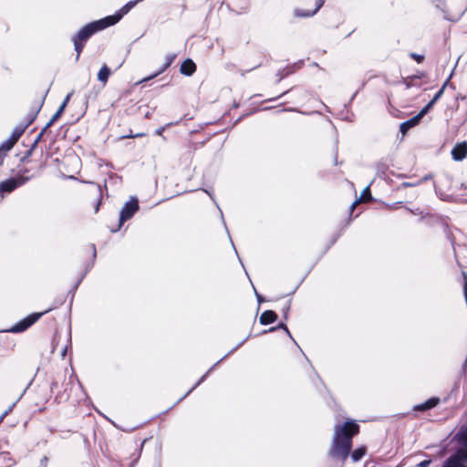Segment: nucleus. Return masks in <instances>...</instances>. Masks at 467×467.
Segmentation results:
<instances>
[{
	"label": "nucleus",
	"mask_w": 467,
	"mask_h": 467,
	"mask_svg": "<svg viewBox=\"0 0 467 467\" xmlns=\"http://www.w3.org/2000/svg\"><path fill=\"white\" fill-rule=\"evenodd\" d=\"M5 154L0 152V166L3 164Z\"/></svg>",
	"instance_id": "44"
},
{
	"label": "nucleus",
	"mask_w": 467,
	"mask_h": 467,
	"mask_svg": "<svg viewBox=\"0 0 467 467\" xmlns=\"http://www.w3.org/2000/svg\"><path fill=\"white\" fill-rule=\"evenodd\" d=\"M459 440L467 448V427L459 434Z\"/></svg>",
	"instance_id": "29"
},
{
	"label": "nucleus",
	"mask_w": 467,
	"mask_h": 467,
	"mask_svg": "<svg viewBox=\"0 0 467 467\" xmlns=\"http://www.w3.org/2000/svg\"><path fill=\"white\" fill-rule=\"evenodd\" d=\"M92 250H93V257L95 258L97 255V253H96V247L94 244H92Z\"/></svg>",
	"instance_id": "46"
},
{
	"label": "nucleus",
	"mask_w": 467,
	"mask_h": 467,
	"mask_svg": "<svg viewBox=\"0 0 467 467\" xmlns=\"http://www.w3.org/2000/svg\"><path fill=\"white\" fill-rule=\"evenodd\" d=\"M50 311L47 309L44 312L32 313L16 323L8 331L12 333H21L26 331L28 327L34 325L43 315Z\"/></svg>",
	"instance_id": "4"
},
{
	"label": "nucleus",
	"mask_w": 467,
	"mask_h": 467,
	"mask_svg": "<svg viewBox=\"0 0 467 467\" xmlns=\"http://www.w3.org/2000/svg\"><path fill=\"white\" fill-rule=\"evenodd\" d=\"M431 178H432V175H431V174H427V175H425L424 177H422L420 181H421V183H422L423 182L429 181V180H431Z\"/></svg>",
	"instance_id": "37"
},
{
	"label": "nucleus",
	"mask_w": 467,
	"mask_h": 467,
	"mask_svg": "<svg viewBox=\"0 0 467 467\" xmlns=\"http://www.w3.org/2000/svg\"><path fill=\"white\" fill-rule=\"evenodd\" d=\"M110 74V68L107 65H104L101 67L98 73V80L103 84H106Z\"/></svg>",
	"instance_id": "14"
},
{
	"label": "nucleus",
	"mask_w": 467,
	"mask_h": 467,
	"mask_svg": "<svg viewBox=\"0 0 467 467\" xmlns=\"http://www.w3.org/2000/svg\"><path fill=\"white\" fill-rule=\"evenodd\" d=\"M363 199L364 201L368 200V199H371V194H370V190H369V186H367L363 192H362V194L360 196V198L358 200H357L356 202H354L351 205V209L353 210L354 207L356 206V204L361 200Z\"/></svg>",
	"instance_id": "22"
},
{
	"label": "nucleus",
	"mask_w": 467,
	"mask_h": 467,
	"mask_svg": "<svg viewBox=\"0 0 467 467\" xmlns=\"http://www.w3.org/2000/svg\"><path fill=\"white\" fill-rule=\"evenodd\" d=\"M16 406V402L10 405L1 415H0V423L4 420V419L12 411L14 407Z\"/></svg>",
	"instance_id": "30"
},
{
	"label": "nucleus",
	"mask_w": 467,
	"mask_h": 467,
	"mask_svg": "<svg viewBox=\"0 0 467 467\" xmlns=\"http://www.w3.org/2000/svg\"><path fill=\"white\" fill-rule=\"evenodd\" d=\"M112 22L109 21V18H101L93 22H90L81 27L78 32L73 36L75 39L78 41H81L86 43L94 34L104 30L105 28L111 26Z\"/></svg>",
	"instance_id": "2"
},
{
	"label": "nucleus",
	"mask_w": 467,
	"mask_h": 467,
	"mask_svg": "<svg viewBox=\"0 0 467 467\" xmlns=\"http://www.w3.org/2000/svg\"><path fill=\"white\" fill-rule=\"evenodd\" d=\"M47 462V457H43L42 460H41V464L44 465V464H46Z\"/></svg>",
	"instance_id": "47"
},
{
	"label": "nucleus",
	"mask_w": 467,
	"mask_h": 467,
	"mask_svg": "<svg viewBox=\"0 0 467 467\" xmlns=\"http://www.w3.org/2000/svg\"><path fill=\"white\" fill-rule=\"evenodd\" d=\"M175 57H176V54H168V55H166V57H165V63L162 65V67L156 73H154V74H152V75L143 78L141 80V82L149 81V80L156 78L157 76H159L162 72H164L171 65V63L173 62Z\"/></svg>",
	"instance_id": "10"
},
{
	"label": "nucleus",
	"mask_w": 467,
	"mask_h": 467,
	"mask_svg": "<svg viewBox=\"0 0 467 467\" xmlns=\"http://www.w3.org/2000/svg\"><path fill=\"white\" fill-rule=\"evenodd\" d=\"M207 376H208V375H206V374L202 375V376L200 378V379L195 383V385H194L192 389H190L186 392V394H185L183 397H182V398L180 399V400H183V399H184L185 397H187V396H188V395H189V394H190V393H191L194 389H196L199 385H201V384L205 380V379L207 378Z\"/></svg>",
	"instance_id": "27"
},
{
	"label": "nucleus",
	"mask_w": 467,
	"mask_h": 467,
	"mask_svg": "<svg viewBox=\"0 0 467 467\" xmlns=\"http://www.w3.org/2000/svg\"><path fill=\"white\" fill-rule=\"evenodd\" d=\"M137 1H138V3H139V2H141L142 0H137Z\"/></svg>",
	"instance_id": "55"
},
{
	"label": "nucleus",
	"mask_w": 467,
	"mask_h": 467,
	"mask_svg": "<svg viewBox=\"0 0 467 467\" xmlns=\"http://www.w3.org/2000/svg\"><path fill=\"white\" fill-rule=\"evenodd\" d=\"M31 154H32V151H29V150H28V151L26 152V155H31Z\"/></svg>",
	"instance_id": "54"
},
{
	"label": "nucleus",
	"mask_w": 467,
	"mask_h": 467,
	"mask_svg": "<svg viewBox=\"0 0 467 467\" xmlns=\"http://www.w3.org/2000/svg\"><path fill=\"white\" fill-rule=\"evenodd\" d=\"M410 57L416 60L418 63H421L424 59V57L422 55H419V54H416V53H411L410 54Z\"/></svg>",
	"instance_id": "33"
},
{
	"label": "nucleus",
	"mask_w": 467,
	"mask_h": 467,
	"mask_svg": "<svg viewBox=\"0 0 467 467\" xmlns=\"http://www.w3.org/2000/svg\"><path fill=\"white\" fill-rule=\"evenodd\" d=\"M440 402V399L437 398V397H432L429 400H427L424 403H425V408H427V410H431L434 407H436Z\"/></svg>",
	"instance_id": "25"
},
{
	"label": "nucleus",
	"mask_w": 467,
	"mask_h": 467,
	"mask_svg": "<svg viewBox=\"0 0 467 467\" xmlns=\"http://www.w3.org/2000/svg\"><path fill=\"white\" fill-rule=\"evenodd\" d=\"M275 99H276V98L269 99H268V101H274V100H275Z\"/></svg>",
	"instance_id": "53"
},
{
	"label": "nucleus",
	"mask_w": 467,
	"mask_h": 467,
	"mask_svg": "<svg viewBox=\"0 0 467 467\" xmlns=\"http://www.w3.org/2000/svg\"><path fill=\"white\" fill-rule=\"evenodd\" d=\"M414 410H420V411H425V410H428L427 408H425V403H421V404H418L414 407Z\"/></svg>",
	"instance_id": "34"
},
{
	"label": "nucleus",
	"mask_w": 467,
	"mask_h": 467,
	"mask_svg": "<svg viewBox=\"0 0 467 467\" xmlns=\"http://www.w3.org/2000/svg\"><path fill=\"white\" fill-rule=\"evenodd\" d=\"M138 4L137 0H132L124 5L116 14L113 16H108L105 18H109L112 22V26L117 24L124 15L128 14Z\"/></svg>",
	"instance_id": "6"
},
{
	"label": "nucleus",
	"mask_w": 467,
	"mask_h": 467,
	"mask_svg": "<svg viewBox=\"0 0 467 467\" xmlns=\"http://www.w3.org/2000/svg\"><path fill=\"white\" fill-rule=\"evenodd\" d=\"M255 296L257 297V300L259 303L263 302V297L261 295H259L256 291H255Z\"/></svg>",
	"instance_id": "42"
},
{
	"label": "nucleus",
	"mask_w": 467,
	"mask_h": 467,
	"mask_svg": "<svg viewBox=\"0 0 467 467\" xmlns=\"http://www.w3.org/2000/svg\"><path fill=\"white\" fill-rule=\"evenodd\" d=\"M444 4V0H437L436 6L441 8Z\"/></svg>",
	"instance_id": "38"
},
{
	"label": "nucleus",
	"mask_w": 467,
	"mask_h": 467,
	"mask_svg": "<svg viewBox=\"0 0 467 467\" xmlns=\"http://www.w3.org/2000/svg\"><path fill=\"white\" fill-rule=\"evenodd\" d=\"M366 451H367V450H366V447H364V446L357 448L350 454L351 460L354 462H358V461H360L363 458V456L366 454Z\"/></svg>",
	"instance_id": "17"
},
{
	"label": "nucleus",
	"mask_w": 467,
	"mask_h": 467,
	"mask_svg": "<svg viewBox=\"0 0 467 467\" xmlns=\"http://www.w3.org/2000/svg\"><path fill=\"white\" fill-rule=\"evenodd\" d=\"M36 145H37V143L36 141H34L29 149V151H33L36 149Z\"/></svg>",
	"instance_id": "43"
},
{
	"label": "nucleus",
	"mask_w": 467,
	"mask_h": 467,
	"mask_svg": "<svg viewBox=\"0 0 467 467\" xmlns=\"http://www.w3.org/2000/svg\"><path fill=\"white\" fill-rule=\"evenodd\" d=\"M451 156L454 161H461L467 156V143L465 141L457 143L451 150Z\"/></svg>",
	"instance_id": "8"
},
{
	"label": "nucleus",
	"mask_w": 467,
	"mask_h": 467,
	"mask_svg": "<svg viewBox=\"0 0 467 467\" xmlns=\"http://www.w3.org/2000/svg\"><path fill=\"white\" fill-rule=\"evenodd\" d=\"M434 106V104L430 101L426 106H424L420 111L417 114L418 117H420V119H421Z\"/></svg>",
	"instance_id": "26"
},
{
	"label": "nucleus",
	"mask_w": 467,
	"mask_h": 467,
	"mask_svg": "<svg viewBox=\"0 0 467 467\" xmlns=\"http://www.w3.org/2000/svg\"><path fill=\"white\" fill-rule=\"evenodd\" d=\"M66 353H67V347L64 348L63 350H62L61 355H62L63 358L66 356Z\"/></svg>",
	"instance_id": "48"
},
{
	"label": "nucleus",
	"mask_w": 467,
	"mask_h": 467,
	"mask_svg": "<svg viewBox=\"0 0 467 467\" xmlns=\"http://www.w3.org/2000/svg\"><path fill=\"white\" fill-rule=\"evenodd\" d=\"M16 143V140H14L13 139L9 138L8 140H6L3 143H1V145H0V152L5 155V152L9 151L14 147V145Z\"/></svg>",
	"instance_id": "20"
},
{
	"label": "nucleus",
	"mask_w": 467,
	"mask_h": 467,
	"mask_svg": "<svg viewBox=\"0 0 467 467\" xmlns=\"http://www.w3.org/2000/svg\"><path fill=\"white\" fill-rule=\"evenodd\" d=\"M276 319L277 315L275 311L265 310L261 314L259 321L261 325L265 326L274 323Z\"/></svg>",
	"instance_id": "12"
},
{
	"label": "nucleus",
	"mask_w": 467,
	"mask_h": 467,
	"mask_svg": "<svg viewBox=\"0 0 467 467\" xmlns=\"http://www.w3.org/2000/svg\"><path fill=\"white\" fill-rule=\"evenodd\" d=\"M410 211L412 213H414V214H418V213H419V209L414 210V211H412V210H410Z\"/></svg>",
	"instance_id": "49"
},
{
	"label": "nucleus",
	"mask_w": 467,
	"mask_h": 467,
	"mask_svg": "<svg viewBox=\"0 0 467 467\" xmlns=\"http://www.w3.org/2000/svg\"><path fill=\"white\" fill-rule=\"evenodd\" d=\"M205 192H206L210 195V197L213 200V194H212V193H210L208 191H205Z\"/></svg>",
	"instance_id": "51"
},
{
	"label": "nucleus",
	"mask_w": 467,
	"mask_h": 467,
	"mask_svg": "<svg viewBox=\"0 0 467 467\" xmlns=\"http://www.w3.org/2000/svg\"><path fill=\"white\" fill-rule=\"evenodd\" d=\"M28 177L10 178L0 182V195L3 198L5 193H10L17 187L25 184Z\"/></svg>",
	"instance_id": "5"
},
{
	"label": "nucleus",
	"mask_w": 467,
	"mask_h": 467,
	"mask_svg": "<svg viewBox=\"0 0 467 467\" xmlns=\"http://www.w3.org/2000/svg\"><path fill=\"white\" fill-rule=\"evenodd\" d=\"M358 431L359 427L354 420H347L343 425H336L328 455L344 462L350 454L352 438Z\"/></svg>",
	"instance_id": "1"
},
{
	"label": "nucleus",
	"mask_w": 467,
	"mask_h": 467,
	"mask_svg": "<svg viewBox=\"0 0 467 467\" xmlns=\"http://www.w3.org/2000/svg\"><path fill=\"white\" fill-rule=\"evenodd\" d=\"M220 214L222 215V218L223 219V212H222V211H220ZM223 223L225 224V222H224L223 220Z\"/></svg>",
	"instance_id": "52"
},
{
	"label": "nucleus",
	"mask_w": 467,
	"mask_h": 467,
	"mask_svg": "<svg viewBox=\"0 0 467 467\" xmlns=\"http://www.w3.org/2000/svg\"><path fill=\"white\" fill-rule=\"evenodd\" d=\"M453 455L457 456V458H459L461 462H467V450H460L457 451V453Z\"/></svg>",
	"instance_id": "28"
},
{
	"label": "nucleus",
	"mask_w": 467,
	"mask_h": 467,
	"mask_svg": "<svg viewBox=\"0 0 467 467\" xmlns=\"http://www.w3.org/2000/svg\"><path fill=\"white\" fill-rule=\"evenodd\" d=\"M139 208L140 206L138 199L135 197H130V199L125 202L119 213L118 227L112 229L111 232L117 233L126 221L133 217V215L139 211Z\"/></svg>",
	"instance_id": "3"
},
{
	"label": "nucleus",
	"mask_w": 467,
	"mask_h": 467,
	"mask_svg": "<svg viewBox=\"0 0 467 467\" xmlns=\"http://www.w3.org/2000/svg\"><path fill=\"white\" fill-rule=\"evenodd\" d=\"M72 93H69L66 96L65 99L63 100L62 104L59 106V108L57 109V110L56 111V113L52 116L53 118V120H57L60 116L62 115V113L64 112L65 110V108L67 107L69 99H70V97H71Z\"/></svg>",
	"instance_id": "16"
},
{
	"label": "nucleus",
	"mask_w": 467,
	"mask_h": 467,
	"mask_svg": "<svg viewBox=\"0 0 467 467\" xmlns=\"http://www.w3.org/2000/svg\"><path fill=\"white\" fill-rule=\"evenodd\" d=\"M376 167L378 171L382 173H384L385 171L388 169L387 164H385L382 161H379Z\"/></svg>",
	"instance_id": "32"
},
{
	"label": "nucleus",
	"mask_w": 467,
	"mask_h": 467,
	"mask_svg": "<svg viewBox=\"0 0 467 467\" xmlns=\"http://www.w3.org/2000/svg\"><path fill=\"white\" fill-rule=\"evenodd\" d=\"M420 121V117L415 115L414 117L410 118V119L402 122L400 126V131L405 135L410 129L413 128L414 126L418 125Z\"/></svg>",
	"instance_id": "13"
},
{
	"label": "nucleus",
	"mask_w": 467,
	"mask_h": 467,
	"mask_svg": "<svg viewBox=\"0 0 467 467\" xmlns=\"http://www.w3.org/2000/svg\"><path fill=\"white\" fill-rule=\"evenodd\" d=\"M42 137H43L42 133H39V134L37 135V137L35 139V140H34V141H36V143H38V142L40 141V140L42 139Z\"/></svg>",
	"instance_id": "41"
},
{
	"label": "nucleus",
	"mask_w": 467,
	"mask_h": 467,
	"mask_svg": "<svg viewBox=\"0 0 467 467\" xmlns=\"http://www.w3.org/2000/svg\"><path fill=\"white\" fill-rule=\"evenodd\" d=\"M246 339H247V337L243 339L234 348H232L226 355H224L220 360H218L213 366H212L205 374L209 375L222 360H223L226 357H228L229 355L234 353L235 350H237L246 341Z\"/></svg>",
	"instance_id": "19"
},
{
	"label": "nucleus",
	"mask_w": 467,
	"mask_h": 467,
	"mask_svg": "<svg viewBox=\"0 0 467 467\" xmlns=\"http://www.w3.org/2000/svg\"><path fill=\"white\" fill-rule=\"evenodd\" d=\"M246 339H247V337L243 339L234 348H232L226 355H224L220 360H218L213 366H212L205 374L209 375L222 360H223L226 357H228L229 355L234 353L235 350H237L246 341Z\"/></svg>",
	"instance_id": "18"
},
{
	"label": "nucleus",
	"mask_w": 467,
	"mask_h": 467,
	"mask_svg": "<svg viewBox=\"0 0 467 467\" xmlns=\"http://www.w3.org/2000/svg\"><path fill=\"white\" fill-rule=\"evenodd\" d=\"M324 3H325V0H316L315 1V5L316 6H315V8L313 10L306 11V10L297 8V9L295 10V16H297V17H310V16H313L323 6Z\"/></svg>",
	"instance_id": "9"
},
{
	"label": "nucleus",
	"mask_w": 467,
	"mask_h": 467,
	"mask_svg": "<svg viewBox=\"0 0 467 467\" xmlns=\"http://www.w3.org/2000/svg\"><path fill=\"white\" fill-rule=\"evenodd\" d=\"M461 189L467 190V182H462L461 184Z\"/></svg>",
	"instance_id": "45"
},
{
	"label": "nucleus",
	"mask_w": 467,
	"mask_h": 467,
	"mask_svg": "<svg viewBox=\"0 0 467 467\" xmlns=\"http://www.w3.org/2000/svg\"><path fill=\"white\" fill-rule=\"evenodd\" d=\"M283 329L290 337H292L287 326L285 323H280L277 327H272L268 330H265L264 333L274 332L277 329Z\"/></svg>",
	"instance_id": "23"
},
{
	"label": "nucleus",
	"mask_w": 467,
	"mask_h": 467,
	"mask_svg": "<svg viewBox=\"0 0 467 467\" xmlns=\"http://www.w3.org/2000/svg\"><path fill=\"white\" fill-rule=\"evenodd\" d=\"M55 121L56 120H53V118H51L49 119V121L46 124V129H48L49 127H51Z\"/></svg>",
	"instance_id": "40"
},
{
	"label": "nucleus",
	"mask_w": 467,
	"mask_h": 467,
	"mask_svg": "<svg viewBox=\"0 0 467 467\" xmlns=\"http://www.w3.org/2000/svg\"><path fill=\"white\" fill-rule=\"evenodd\" d=\"M431 460H424V461H421L419 464H418V467H429L430 464H431Z\"/></svg>",
	"instance_id": "35"
},
{
	"label": "nucleus",
	"mask_w": 467,
	"mask_h": 467,
	"mask_svg": "<svg viewBox=\"0 0 467 467\" xmlns=\"http://www.w3.org/2000/svg\"><path fill=\"white\" fill-rule=\"evenodd\" d=\"M39 111V109L33 112L32 115L29 117L27 121L25 124H19L17 125L12 131V134L10 136L11 139L17 141L19 138L23 135L26 128L34 121V119L36 117L37 112Z\"/></svg>",
	"instance_id": "7"
},
{
	"label": "nucleus",
	"mask_w": 467,
	"mask_h": 467,
	"mask_svg": "<svg viewBox=\"0 0 467 467\" xmlns=\"http://www.w3.org/2000/svg\"><path fill=\"white\" fill-rule=\"evenodd\" d=\"M72 41L74 43V48H75V51L77 53L76 60H78L79 56H80V54H81V52H82L86 43H83L81 41H78L74 37H72Z\"/></svg>",
	"instance_id": "21"
},
{
	"label": "nucleus",
	"mask_w": 467,
	"mask_h": 467,
	"mask_svg": "<svg viewBox=\"0 0 467 467\" xmlns=\"http://www.w3.org/2000/svg\"><path fill=\"white\" fill-rule=\"evenodd\" d=\"M421 184V181H415V182H404L400 184V187H415Z\"/></svg>",
	"instance_id": "31"
},
{
	"label": "nucleus",
	"mask_w": 467,
	"mask_h": 467,
	"mask_svg": "<svg viewBox=\"0 0 467 467\" xmlns=\"http://www.w3.org/2000/svg\"><path fill=\"white\" fill-rule=\"evenodd\" d=\"M163 131H164V128H163V127H161V128H159V129H157V130H155V133H156L157 135H160V136H161V135L162 134V132H163Z\"/></svg>",
	"instance_id": "39"
},
{
	"label": "nucleus",
	"mask_w": 467,
	"mask_h": 467,
	"mask_svg": "<svg viewBox=\"0 0 467 467\" xmlns=\"http://www.w3.org/2000/svg\"><path fill=\"white\" fill-rule=\"evenodd\" d=\"M195 71L196 65L191 58L185 59L180 67L181 74L185 75L187 77L192 76Z\"/></svg>",
	"instance_id": "11"
},
{
	"label": "nucleus",
	"mask_w": 467,
	"mask_h": 467,
	"mask_svg": "<svg viewBox=\"0 0 467 467\" xmlns=\"http://www.w3.org/2000/svg\"><path fill=\"white\" fill-rule=\"evenodd\" d=\"M47 129H46V126H45V127L42 129V130H41V132H40V133H42V135H44V133L47 131Z\"/></svg>",
	"instance_id": "50"
},
{
	"label": "nucleus",
	"mask_w": 467,
	"mask_h": 467,
	"mask_svg": "<svg viewBox=\"0 0 467 467\" xmlns=\"http://www.w3.org/2000/svg\"><path fill=\"white\" fill-rule=\"evenodd\" d=\"M449 80H450V78L444 82L442 87L437 91V93L434 95V97L431 100L433 104H435L440 99V98L442 96V94L444 92V89L446 88V85L449 82Z\"/></svg>",
	"instance_id": "24"
},
{
	"label": "nucleus",
	"mask_w": 467,
	"mask_h": 467,
	"mask_svg": "<svg viewBox=\"0 0 467 467\" xmlns=\"http://www.w3.org/2000/svg\"><path fill=\"white\" fill-rule=\"evenodd\" d=\"M442 467H466L457 456H450L442 464Z\"/></svg>",
	"instance_id": "15"
},
{
	"label": "nucleus",
	"mask_w": 467,
	"mask_h": 467,
	"mask_svg": "<svg viewBox=\"0 0 467 467\" xmlns=\"http://www.w3.org/2000/svg\"><path fill=\"white\" fill-rule=\"evenodd\" d=\"M288 310H289V306H286L285 307L283 308L285 319H287V317H288Z\"/></svg>",
	"instance_id": "36"
}]
</instances>
